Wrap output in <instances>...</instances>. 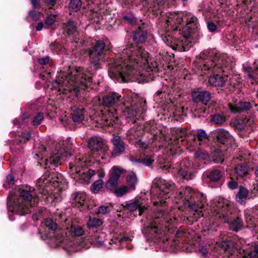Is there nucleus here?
Wrapping results in <instances>:
<instances>
[{
    "instance_id": "12",
    "label": "nucleus",
    "mask_w": 258,
    "mask_h": 258,
    "mask_svg": "<svg viewBox=\"0 0 258 258\" xmlns=\"http://www.w3.org/2000/svg\"><path fill=\"white\" fill-rule=\"evenodd\" d=\"M68 221L66 216L62 214L55 215V221L51 218H47L44 221L46 227L52 232L53 236L56 238V242L59 243L64 242L67 240V232L58 227L59 223L64 222L65 224Z\"/></svg>"
},
{
    "instance_id": "41",
    "label": "nucleus",
    "mask_w": 258,
    "mask_h": 258,
    "mask_svg": "<svg viewBox=\"0 0 258 258\" xmlns=\"http://www.w3.org/2000/svg\"><path fill=\"white\" fill-rule=\"evenodd\" d=\"M102 223V221L100 219L90 217L87 222V226L89 229H93L99 227Z\"/></svg>"
},
{
    "instance_id": "38",
    "label": "nucleus",
    "mask_w": 258,
    "mask_h": 258,
    "mask_svg": "<svg viewBox=\"0 0 258 258\" xmlns=\"http://www.w3.org/2000/svg\"><path fill=\"white\" fill-rule=\"evenodd\" d=\"M154 161V156L152 155H143L141 156L139 159H137L136 162L141 163L146 166H151Z\"/></svg>"
},
{
    "instance_id": "49",
    "label": "nucleus",
    "mask_w": 258,
    "mask_h": 258,
    "mask_svg": "<svg viewBox=\"0 0 258 258\" xmlns=\"http://www.w3.org/2000/svg\"><path fill=\"white\" fill-rule=\"evenodd\" d=\"M209 248L207 245L204 244H200L198 250V253L201 257L206 258L208 256Z\"/></svg>"
},
{
    "instance_id": "59",
    "label": "nucleus",
    "mask_w": 258,
    "mask_h": 258,
    "mask_svg": "<svg viewBox=\"0 0 258 258\" xmlns=\"http://www.w3.org/2000/svg\"><path fill=\"white\" fill-rule=\"evenodd\" d=\"M110 212V209L108 207L105 206H101L98 208V212L103 214H106Z\"/></svg>"
},
{
    "instance_id": "34",
    "label": "nucleus",
    "mask_w": 258,
    "mask_h": 258,
    "mask_svg": "<svg viewBox=\"0 0 258 258\" xmlns=\"http://www.w3.org/2000/svg\"><path fill=\"white\" fill-rule=\"evenodd\" d=\"M223 176L222 172L219 169H214L211 172V187H214L212 185V182H217L216 186H220L222 185V182L220 181Z\"/></svg>"
},
{
    "instance_id": "36",
    "label": "nucleus",
    "mask_w": 258,
    "mask_h": 258,
    "mask_svg": "<svg viewBox=\"0 0 258 258\" xmlns=\"http://www.w3.org/2000/svg\"><path fill=\"white\" fill-rule=\"evenodd\" d=\"M248 194V190L243 186H240L239 188V191L236 195L235 198L236 201L242 204L246 200Z\"/></svg>"
},
{
    "instance_id": "14",
    "label": "nucleus",
    "mask_w": 258,
    "mask_h": 258,
    "mask_svg": "<svg viewBox=\"0 0 258 258\" xmlns=\"http://www.w3.org/2000/svg\"><path fill=\"white\" fill-rule=\"evenodd\" d=\"M172 172L175 176L187 180H191L194 177L191 164L187 159L176 163L173 167Z\"/></svg>"
},
{
    "instance_id": "11",
    "label": "nucleus",
    "mask_w": 258,
    "mask_h": 258,
    "mask_svg": "<svg viewBox=\"0 0 258 258\" xmlns=\"http://www.w3.org/2000/svg\"><path fill=\"white\" fill-rule=\"evenodd\" d=\"M155 217L144 229V233L150 238H157L161 233L162 227L171 223V217L168 213L160 211L155 214Z\"/></svg>"
},
{
    "instance_id": "47",
    "label": "nucleus",
    "mask_w": 258,
    "mask_h": 258,
    "mask_svg": "<svg viewBox=\"0 0 258 258\" xmlns=\"http://www.w3.org/2000/svg\"><path fill=\"white\" fill-rule=\"evenodd\" d=\"M82 6L81 0H71L69 4V8L71 11L77 12Z\"/></svg>"
},
{
    "instance_id": "55",
    "label": "nucleus",
    "mask_w": 258,
    "mask_h": 258,
    "mask_svg": "<svg viewBox=\"0 0 258 258\" xmlns=\"http://www.w3.org/2000/svg\"><path fill=\"white\" fill-rule=\"evenodd\" d=\"M29 15L33 20L37 21L39 19L41 13L35 10H31L29 11Z\"/></svg>"
},
{
    "instance_id": "64",
    "label": "nucleus",
    "mask_w": 258,
    "mask_h": 258,
    "mask_svg": "<svg viewBox=\"0 0 258 258\" xmlns=\"http://www.w3.org/2000/svg\"><path fill=\"white\" fill-rule=\"evenodd\" d=\"M30 1L34 9L38 8L40 7L39 0H30Z\"/></svg>"
},
{
    "instance_id": "23",
    "label": "nucleus",
    "mask_w": 258,
    "mask_h": 258,
    "mask_svg": "<svg viewBox=\"0 0 258 258\" xmlns=\"http://www.w3.org/2000/svg\"><path fill=\"white\" fill-rule=\"evenodd\" d=\"M143 200L142 198L136 199L131 201L130 203H126L125 207L127 210L130 211H134L138 209L139 215H141L144 212L145 210L147 209L145 206L143 205Z\"/></svg>"
},
{
    "instance_id": "10",
    "label": "nucleus",
    "mask_w": 258,
    "mask_h": 258,
    "mask_svg": "<svg viewBox=\"0 0 258 258\" xmlns=\"http://www.w3.org/2000/svg\"><path fill=\"white\" fill-rule=\"evenodd\" d=\"M152 187L151 200L154 206L159 204L162 206L166 200L171 196V192L174 187V184L162 178H156L153 181Z\"/></svg>"
},
{
    "instance_id": "6",
    "label": "nucleus",
    "mask_w": 258,
    "mask_h": 258,
    "mask_svg": "<svg viewBox=\"0 0 258 258\" xmlns=\"http://www.w3.org/2000/svg\"><path fill=\"white\" fill-rule=\"evenodd\" d=\"M232 204L223 198H219L211 203V213H213V216L228 223L230 229L237 232L243 226V222L239 217L232 218Z\"/></svg>"
},
{
    "instance_id": "57",
    "label": "nucleus",
    "mask_w": 258,
    "mask_h": 258,
    "mask_svg": "<svg viewBox=\"0 0 258 258\" xmlns=\"http://www.w3.org/2000/svg\"><path fill=\"white\" fill-rule=\"evenodd\" d=\"M249 258H258V244L254 247V250L250 251L249 253Z\"/></svg>"
},
{
    "instance_id": "45",
    "label": "nucleus",
    "mask_w": 258,
    "mask_h": 258,
    "mask_svg": "<svg viewBox=\"0 0 258 258\" xmlns=\"http://www.w3.org/2000/svg\"><path fill=\"white\" fill-rule=\"evenodd\" d=\"M103 181L102 179L95 181L90 186L91 191L94 194H97L102 187Z\"/></svg>"
},
{
    "instance_id": "17",
    "label": "nucleus",
    "mask_w": 258,
    "mask_h": 258,
    "mask_svg": "<svg viewBox=\"0 0 258 258\" xmlns=\"http://www.w3.org/2000/svg\"><path fill=\"white\" fill-rule=\"evenodd\" d=\"M215 243L213 246V250L216 252L221 253L223 252H226L228 254H230L231 257H234V253L235 251L233 247V243L231 241H221L220 242L213 240L212 242V244Z\"/></svg>"
},
{
    "instance_id": "28",
    "label": "nucleus",
    "mask_w": 258,
    "mask_h": 258,
    "mask_svg": "<svg viewBox=\"0 0 258 258\" xmlns=\"http://www.w3.org/2000/svg\"><path fill=\"white\" fill-rule=\"evenodd\" d=\"M251 107V105L248 102H240L234 105L229 106L230 110L234 113L245 112Z\"/></svg>"
},
{
    "instance_id": "27",
    "label": "nucleus",
    "mask_w": 258,
    "mask_h": 258,
    "mask_svg": "<svg viewBox=\"0 0 258 258\" xmlns=\"http://www.w3.org/2000/svg\"><path fill=\"white\" fill-rule=\"evenodd\" d=\"M150 9L157 11L168 7L167 0H145Z\"/></svg>"
},
{
    "instance_id": "20",
    "label": "nucleus",
    "mask_w": 258,
    "mask_h": 258,
    "mask_svg": "<svg viewBox=\"0 0 258 258\" xmlns=\"http://www.w3.org/2000/svg\"><path fill=\"white\" fill-rule=\"evenodd\" d=\"M88 147L91 151L93 152L107 151L108 148L104 143L103 139L99 137H93L89 139Z\"/></svg>"
},
{
    "instance_id": "32",
    "label": "nucleus",
    "mask_w": 258,
    "mask_h": 258,
    "mask_svg": "<svg viewBox=\"0 0 258 258\" xmlns=\"http://www.w3.org/2000/svg\"><path fill=\"white\" fill-rule=\"evenodd\" d=\"M127 186L129 188L130 191L134 190L136 189V185L138 183V178L135 173L130 172L126 177Z\"/></svg>"
},
{
    "instance_id": "54",
    "label": "nucleus",
    "mask_w": 258,
    "mask_h": 258,
    "mask_svg": "<svg viewBox=\"0 0 258 258\" xmlns=\"http://www.w3.org/2000/svg\"><path fill=\"white\" fill-rule=\"evenodd\" d=\"M130 240H131V239L128 237H114L113 238L110 239L109 243H116L117 242H120L123 241L127 242L129 241Z\"/></svg>"
},
{
    "instance_id": "19",
    "label": "nucleus",
    "mask_w": 258,
    "mask_h": 258,
    "mask_svg": "<svg viewBox=\"0 0 258 258\" xmlns=\"http://www.w3.org/2000/svg\"><path fill=\"white\" fill-rule=\"evenodd\" d=\"M213 140H216L220 146H225V145L227 144L229 141H231L232 137L230 134L224 129H219L214 131L211 134Z\"/></svg>"
},
{
    "instance_id": "26",
    "label": "nucleus",
    "mask_w": 258,
    "mask_h": 258,
    "mask_svg": "<svg viewBox=\"0 0 258 258\" xmlns=\"http://www.w3.org/2000/svg\"><path fill=\"white\" fill-rule=\"evenodd\" d=\"M226 148L225 146H218L212 153V158L215 163H222L224 160Z\"/></svg>"
},
{
    "instance_id": "44",
    "label": "nucleus",
    "mask_w": 258,
    "mask_h": 258,
    "mask_svg": "<svg viewBox=\"0 0 258 258\" xmlns=\"http://www.w3.org/2000/svg\"><path fill=\"white\" fill-rule=\"evenodd\" d=\"M57 16L55 14L48 15L44 20V28H48L56 21Z\"/></svg>"
},
{
    "instance_id": "33",
    "label": "nucleus",
    "mask_w": 258,
    "mask_h": 258,
    "mask_svg": "<svg viewBox=\"0 0 258 258\" xmlns=\"http://www.w3.org/2000/svg\"><path fill=\"white\" fill-rule=\"evenodd\" d=\"M105 234L100 231H96L93 235L91 236V239L97 246H99L104 244Z\"/></svg>"
},
{
    "instance_id": "48",
    "label": "nucleus",
    "mask_w": 258,
    "mask_h": 258,
    "mask_svg": "<svg viewBox=\"0 0 258 258\" xmlns=\"http://www.w3.org/2000/svg\"><path fill=\"white\" fill-rule=\"evenodd\" d=\"M28 115L27 114H23L21 117V121L18 119L15 118L13 120V123L14 124H18L19 127H22L28 123Z\"/></svg>"
},
{
    "instance_id": "15",
    "label": "nucleus",
    "mask_w": 258,
    "mask_h": 258,
    "mask_svg": "<svg viewBox=\"0 0 258 258\" xmlns=\"http://www.w3.org/2000/svg\"><path fill=\"white\" fill-rule=\"evenodd\" d=\"M81 162L80 158L76 159V162L74 166L75 168V172H73L74 169L72 166L71 168L72 169V173L71 174V177L74 179L76 181H80L81 183L88 184L92 177L95 174V171L92 169H78L76 166L81 165L80 162Z\"/></svg>"
},
{
    "instance_id": "50",
    "label": "nucleus",
    "mask_w": 258,
    "mask_h": 258,
    "mask_svg": "<svg viewBox=\"0 0 258 258\" xmlns=\"http://www.w3.org/2000/svg\"><path fill=\"white\" fill-rule=\"evenodd\" d=\"M211 121L213 122L215 124H222L225 121V117L219 114L211 115Z\"/></svg>"
},
{
    "instance_id": "60",
    "label": "nucleus",
    "mask_w": 258,
    "mask_h": 258,
    "mask_svg": "<svg viewBox=\"0 0 258 258\" xmlns=\"http://www.w3.org/2000/svg\"><path fill=\"white\" fill-rule=\"evenodd\" d=\"M22 140H20V142L21 143L23 141L24 143L27 141L31 138V134L28 132L27 133H23L22 134Z\"/></svg>"
},
{
    "instance_id": "29",
    "label": "nucleus",
    "mask_w": 258,
    "mask_h": 258,
    "mask_svg": "<svg viewBox=\"0 0 258 258\" xmlns=\"http://www.w3.org/2000/svg\"><path fill=\"white\" fill-rule=\"evenodd\" d=\"M47 176L48 177V181L52 182L54 185V186H55V183L56 184H58L59 183H60L62 182L63 180V177L61 175V174L57 172H52L47 170L45 172V177ZM46 179L45 177H44L42 179H41V180H43Z\"/></svg>"
},
{
    "instance_id": "8",
    "label": "nucleus",
    "mask_w": 258,
    "mask_h": 258,
    "mask_svg": "<svg viewBox=\"0 0 258 258\" xmlns=\"http://www.w3.org/2000/svg\"><path fill=\"white\" fill-rule=\"evenodd\" d=\"M233 65L231 58L226 54H221L215 49L211 51V72L213 74L211 76V85L223 86L228 76H222L220 74L225 71L224 68L232 69Z\"/></svg>"
},
{
    "instance_id": "37",
    "label": "nucleus",
    "mask_w": 258,
    "mask_h": 258,
    "mask_svg": "<svg viewBox=\"0 0 258 258\" xmlns=\"http://www.w3.org/2000/svg\"><path fill=\"white\" fill-rule=\"evenodd\" d=\"M197 138L200 145H205L206 144V146H208L209 136L205 131L203 129L199 130L197 132Z\"/></svg>"
},
{
    "instance_id": "31",
    "label": "nucleus",
    "mask_w": 258,
    "mask_h": 258,
    "mask_svg": "<svg viewBox=\"0 0 258 258\" xmlns=\"http://www.w3.org/2000/svg\"><path fill=\"white\" fill-rule=\"evenodd\" d=\"M62 29L64 33L70 35H75L77 33V26L74 22L69 20L67 22L63 23Z\"/></svg>"
},
{
    "instance_id": "61",
    "label": "nucleus",
    "mask_w": 258,
    "mask_h": 258,
    "mask_svg": "<svg viewBox=\"0 0 258 258\" xmlns=\"http://www.w3.org/2000/svg\"><path fill=\"white\" fill-rule=\"evenodd\" d=\"M49 61V57L46 56L44 57L40 58L38 59V62L41 65H45Z\"/></svg>"
},
{
    "instance_id": "52",
    "label": "nucleus",
    "mask_w": 258,
    "mask_h": 258,
    "mask_svg": "<svg viewBox=\"0 0 258 258\" xmlns=\"http://www.w3.org/2000/svg\"><path fill=\"white\" fill-rule=\"evenodd\" d=\"M130 190L128 186L126 185L122 186L118 188L115 189V194L117 197H121Z\"/></svg>"
},
{
    "instance_id": "24",
    "label": "nucleus",
    "mask_w": 258,
    "mask_h": 258,
    "mask_svg": "<svg viewBox=\"0 0 258 258\" xmlns=\"http://www.w3.org/2000/svg\"><path fill=\"white\" fill-rule=\"evenodd\" d=\"M253 65L255 69L252 70L251 67L243 66V69L245 72L247 74L248 77L250 79V83L252 85L258 84V62L255 61Z\"/></svg>"
},
{
    "instance_id": "62",
    "label": "nucleus",
    "mask_w": 258,
    "mask_h": 258,
    "mask_svg": "<svg viewBox=\"0 0 258 258\" xmlns=\"http://www.w3.org/2000/svg\"><path fill=\"white\" fill-rule=\"evenodd\" d=\"M220 29L219 25H215L214 23L211 22V32H218Z\"/></svg>"
},
{
    "instance_id": "9",
    "label": "nucleus",
    "mask_w": 258,
    "mask_h": 258,
    "mask_svg": "<svg viewBox=\"0 0 258 258\" xmlns=\"http://www.w3.org/2000/svg\"><path fill=\"white\" fill-rule=\"evenodd\" d=\"M178 196L179 199L181 201V202L185 206L187 205L188 208L194 212L193 217L197 220L201 215L200 209L203 206V195L196 192L190 187L186 186L181 188Z\"/></svg>"
},
{
    "instance_id": "13",
    "label": "nucleus",
    "mask_w": 258,
    "mask_h": 258,
    "mask_svg": "<svg viewBox=\"0 0 258 258\" xmlns=\"http://www.w3.org/2000/svg\"><path fill=\"white\" fill-rule=\"evenodd\" d=\"M107 42V39L98 40L88 50L91 64L96 69L99 68L101 60L108 50L106 46Z\"/></svg>"
},
{
    "instance_id": "51",
    "label": "nucleus",
    "mask_w": 258,
    "mask_h": 258,
    "mask_svg": "<svg viewBox=\"0 0 258 258\" xmlns=\"http://www.w3.org/2000/svg\"><path fill=\"white\" fill-rule=\"evenodd\" d=\"M44 119L43 113L41 112H38L36 115L34 117L32 123L34 126H37L39 125Z\"/></svg>"
},
{
    "instance_id": "3",
    "label": "nucleus",
    "mask_w": 258,
    "mask_h": 258,
    "mask_svg": "<svg viewBox=\"0 0 258 258\" xmlns=\"http://www.w3.org/2000/svg\"><path fill=\"white\" fill-rule=\"evenodd\" d=\"M123 99L121 95L116 92H111L105 95L102 100L101 104L104 107H113L114 108L113 112H109L105 116V120L108 124L112 121L117 119L115 114L120 110L122 115L125 118H134L138 113H142L144 111L146 103V100L142 98H135L133 99L130 97L125 98L120 108L116 109L118 103Z\"/></svg>"
},
{
    "instance_id": "16",
    "label": "nucleus",
    "mask_w": 258,
    "mask_h": 258,
    "mask_svg": "<svg viewBox=\"0 0 258 258\" xmlns=\"http://www.w3.org/2000/svg\"><path fill=\"white\" fill-rule=\"evenodd\" d=\"M210 62L209 51H206L201 53L199 57H197L196 60L194 62L195 69L198 70V73L201 76H204L208 74L210 67L209 63Z\"/></svg>"
},
{
    "instance_id": "30",
    "label": "nucleus",
    "mask_w": 258,
    "mask_h": 258,
    "mask_svg": "<svg viewBox=\"0 0 258 258\" xmlns=\"http://www.w3.org/2000/svg\"><path fill=\"white\" fill-rule=\"evenodd\" d=\"M146 38L147 32L144 30V27L139 26L134 34V41L137 44L143 43L145 42Z\"/></svg>"
},
{
    "instance_id": "18",
    "label": "nucleus",
    "mask_w": 258,
    "mask_h": 258,
    "mask_svg": "<svg viewBox=\"0 0 258 258\" xmlns=\"http://www.w3.org/2000/svg\"><path fill=\"white\" fill-rule=\"evenodd\" d=\"M122 173V170L117 167H113L109 173V179L105 184L106 187L109 190L116 188Z\"/></svg>"
},
{
    "instance_id": "21",
    "label": "nucleus",
    "mask_w": 258,
    "mask_h": 258,
    "mask_svg": "<svg viewBox=\"0 0 258 258\" xmlns=\"http://www.w3.org/2000/svg\"><path fill=\"white\" fill-rule=\"evenodd\" d=\"M242 159L243 157L240 156L239 158L238 157L234 158L233 161V163L236 164L234 169L235 173L237 177H244L248 173V168L245 163L242 162Z\"/></svg>"
},
{
    "instance_id": "22",
    "label": "nucleus",
    "mask_w": 258,
    "mask_h": 258,
    "mask_svg": "<svg viewBox=\"0 0 258 258\" xmlns=\"http://www.w3.org/2000/svg\"><path fill=\"white\" fill-rule=\"evenodd\" d=\"M191 96L193 101L195 103L201 102L203 104L207 105L210 101V93L207 91H194Z\"/></svg>"
},
{
    "instance_id": "35",
    "label": "nucleus",
    "mask_w": 258,
    "mask_h": 258,
    "mask_svg": "<svg viewBox=\"0 0 258 258\" xmlns=\"http://www.w3.org/2000/svg\"><path fill=\"white\" fill-rule=\"evenodd\" d=\"M71 198L74 202L80 205H83L86 200V195L83 191H77L72 195Z\"/></svg>"
},
{
    "instance_id": "43",
    "label": "nucleus",
    "mask_w": 258,
    "mask_h": 258,
    "mask_svg": "<svg viewBox=\"0 0 258 258\" xmlns=\"http://www.w3.org/2000/svg\"><path fill=\"white\" fill-rule=\"evenodd\" d=\"M195 156L199 160L205 161L204 163H206V162L209 163L210 161V156L209 154L207 152L204 150H200L199 151L195 153Z\"/></svg>"
},
{
    "instance_id": "63",
    "label": "nucleus",
    "mask_w": 258,
    "mask_h": 258,
    "mask_svg": "<svg viewBox=\"0 0 258 258\" xmlns=\"http://www.w3.org/2000/svg\"><path fill=\"white\" fill-rule=\"evenodd\" d=\"M228 186L231 189H235L237 187V183L235 181L231 180L228 182Z\"/></svg>"
},
{
    "instance_id": "58",
    "label": "nucleus",
    "mask_w": 258,
    "mask_h": 258,
    "mask_svg": "<svg viewBox=\"0 0 258 258\" xmlns=\"http://www.w3.org/2000/svg\"><path fill=\"white\" fill-rule=\"evenodd\" d=\"M202 178L203 182L209 185L210 184V172L208 171L205 172L203 174Z\"/></svg>"
},
{
    "instance_id": "4",
    "label": "nucleus",
    "mask_w": 258,
    "mask_h": 258,
    "mask_svg": "<svg viewBox=\"0 0 258 258\" xmlns=\"http://www.w3.org/2000/svg\"><path fill=\"white\" fill-rule=\"evenodd\" d=\"M19 194V197L16 198L15 196L10 199L7 202V207L9 211L20 215L31 212L30 208L36 206L39 200L47 202L49 198L52 199L47 190L40 191L37 195L35 189L30 186L20 188Z\"/></svg>"
},
{
    "instance_id": "56",
    "label": "nucleus",
    "mask_w": 258,
    "mask_h": 258,
    "mask_svg": "<svg viewBox=\"0 0 258 258\" xmlns=\"http://www.w3.org/2000/svg\"><path fill=\"white\" fill-rule=\"evenodd\" d=\"M56 0H42V3L49 9H52L56 4Z\"/></svg>"
},
{
    "instance_id": "46",
    "label": "nucleus",
    "mask_w": 258,
    "mask_h": 258,
    "mask_svg": "<svg viewBox=\"0 0 258 258\" xmlns=\"http://www.w3.org/2000/svg\"><path fill=\"white\" fill-rule=\"evenodd\" d=\"M140 136V133L136 128H132L126 133V138L128 140H133L137 139Z\"/></svg>"
},
{
    "instance_id": "7",
    "label": "nucleus",
    "mask_w": 258,
    "mask_h": 258,
    "mask_svg": "<svg viewBox=\"0 0 258 258\" xmlns=\"http://www.w3.org/2000/svg\"><path fill=\"white\" fill-rule=\"evenodd\" d=\"M38 148L39 153L42 155H45V153L49 150L50 156L48 159H45V165L47 168L51 170L53 167H57L61 164L63 157H67L72 155V145L69 141H62L61 143H56L52 146H49V143L46 145L43 144H40Z\"/></svg>"
},
{
    "instance_id": "25",
    "label": "nucleus",
    "mask_w": 258,
    "mask_h": 258,
    "mask_svg": "<svg viewBox=\"0 0 258 258\" xmlns=\"http://www.w3.org/2000/svg\"><path fill=\"white\" fill-rule=\"evenodd\" d=\"M113 145V150L112 152V156H118L124 152V142L120 140L119 137H115L111 140Z\"/></svg>"
},
{
    "instance_id": "40",
    "label": "nucleus",
    "mask_w": 258,
    "mask_h": 258,
    "mask_svg": "<svg viewBox=\"0 0 258 258\" xmlns=\"http://www.w3.org/2000/svg\"><path fill=\"white\" fill-rule=\"evenodd\" d=\"M70 231L72 234L76 236H82L85 232L82 226L76 223L72 224Z\"/></svg>"
},
{
    "instance_id": "5",
    "label": "nucleus",
    "mask_w": 258,
    "mask_h": 258,
    "mask_svg": "<svg viewBox=\"0 0 258 258\" xmlns=\"http://www.w3.org/2000/svg\"><path fill=\"white\" fill-rule=\"evenodd\" d=\"M93 73L88 69L78 67L75 69H67V72L61 73L56 82L59 90L63 93L67 91L77 95L79 89H84L91 85Z\"/></svg>"
},
{
    "instance_id": "53",
    "label": "nucleus",
    "mask_w": 258,
    "mask_h": 258,
    "mask_svg": "<svg viewBox=\"0 0 258 258\" xmlns=\"http://www.w3.org/2000/svg\"><path fill=\"white\" fill-rule=\"evenodd\" d=\"M50 49L53 52L58 53L61 51L62 47L58 42H54L50 45Z\"/></svg>"
},
{
    "instance_id": "42",
    "label": "nucleus",
    "mask_w": 258,
    "mask_h": 258,
    "mask_svg": "<svg viewBox=\"0 0 258 258\" xmlns=\"http://www.w3.org/2000/svg\"><path fill=\"white\" fill-rule=\"evenodd\" d=\"M124 20L127 21L130 24L138 26H141L143 24L142 20H137V19L132 14L125 15L123 17Z\"/></svg>"
},
{
    "instance_id": "39",
    "label": "nucleus",
    "mask_w": 258,
    "mask_h": 258,
    "mask_svg": "<svg viewBox=\"0 0 258 258\" xmlns=\"http://www.w3.org/2000/svg\"><path fill=\"white\" fill-rule=\"evenodd\" d=\"M84 117V109L83 108H77L72 113V119L75 122H81Z\"/></svg>"
},
{
    "instance_id": "1",
    "label": "nucleus",
    "mask_w": 258,
    "mask_h": 258,
    "mask_svg": "<svg viewBox=\"0 0 258 258\" xmlns=\"http://www.w3.org/2000/svg\"><path fill=\"white\" fill-rule=\"evenodd\" d=\"M117 51L116 58L108 69V75L114 80L140 83L145 77L143 70L149 72L157 68V63L142 46L131 43L119 48Z\"/></svg>"
},
{
    "instance_id": "2",
    "label": "nucleus",
    "mask_w": 258,
    "mask_h": 258,
    "mask_svg": "<svg viewBox=\"0 0 258 258\" xmlns=\"http://www.w3.org/2000/svg\"><path fill=\"white\" fill-rule=\"evenodd\" d=\"M166 23L173 30L179 31L182 35L179 39L170 35L163 38L166 45L173 49L180 52L187 51L197 42L199 37L198 21L191 13L180 12L170 14Z\"/></svg>"
}]
</instances>
